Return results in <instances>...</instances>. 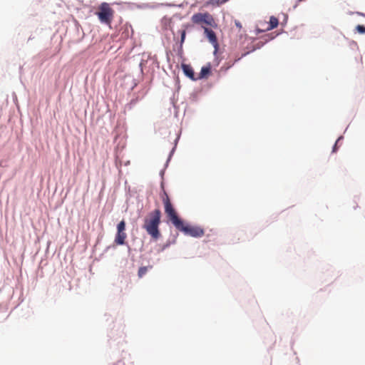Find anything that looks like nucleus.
Here are the masks:
<instances>
[{"label": "nucleus", "mask_w": 365, "mask_h": 365, "mask_svg": "<svg viewBox=\"0 0 365 365\" xmlns=\"http://www.w3.org/2000/svg\"><path fill=\"white\" fill-rule=\"evenodd\" d=\"M339 140V138L336 140V142L335 143L334 145V148H333V152H335L336 150V145H337V143Z\"/></svg>", "instance_id": "nucleus-15"}, {"label": "nucleus", "mask_w": 365, "mask_h": 365, "mask_svg": "<svg viewBox=\"0 0 365 365\" xmlns=\"http://www.w3.org/2000/svg\"><path fill=\"white\" fill-rule=\"evenodd\" d=\"M279 24L278 19L274 16H271L269 19V26L267 28V30H272L276 27H277Z\"/></svg>", "instance_id": "nucleus-9"}, {"label": "nucleus", "mask_w": 365, "mask_h": 365, "mask_svg": "<svg viewBox=\"0 0 365 365\" xmlns=\"http://www.w3.org/2000/svg\"><path fill=\"white\" fill-rule=\"evenodd\" d=\"M125 221L124 220H121L117 225V232L115 237V243L118 245H123L125 242V240L127 238V234L125 232Z\"/></svg>", "instance_id": "nucleus-5"}, {"label": "nucleus", "mask_w": 365, "mask_h": 365, "mask_svg": "<svg viewBox=\"0 0 365 365\" xmlns=\"http://www.w3.org/2000/svg\"><path fill=\"white\" fill-rule=\"evenodd\" d=\"M162 200L165 207V212L168 219L178 230L183 232L185 235L193 237H200L204 235V230L200 227L185 225L183 221L180 219L174 209L167 192L163 190L161 195Z\"/></svg>", "instance_id": "nucleus-1"}, {"label": "nucleus", "mask_w": 365, "mask_h": 365, "mask_svg": "<svg viewBox=\"0 0 365 365\" xmlns=\"http://www.w3.org/2000/svg\"><path fill=\"white\" fill-rule=\"evenodd\" d=\"M191 20L192 23L200 25L202 28L205 27V25L212 27L217 26L213 16L207 12L195 14L192 15Z\"/></svg>", "instance_id": "nucleus-4"}, {"label": "nucleus", "mask_w": 365, "mask_h": 365, "mask_svg": "<svg viewBox=\"0 0 365 365\" xmlns=\"http://www.w3.org/2000/svg\"><path fill=\"white\" fill-rule=\"evenodd\" d=\"M203 29H204V34L205 35V36L207 37V38L208 39V41L215 46H217V36L215 35V33L207 28V27H203Z\"/></svg>", "instance_id": "nucleus-6"}, {"label": "nucleus", "mask_w": 365, "mask_h": 365, "mask_svg": "<svg viewBox=\"0 0 365 365\" xmlns=\"http://www.w3.org/2000/svg\"><path fill=\"white\" fill-rule=\"evenodd\" d=\"M96 14L101 23L110 26L113 19L114 11L108 3L104 2L100 5Z\"/></svg>", "instance_id": "nucleus-3"}, {"label": "nucleus", "mask_w": 365, "mask_h": 365, "mask_svg": "<svg viewBox=\"0 0 365 365\" xmlns=\"http://www.w3.org/2000/svg\"><path fill=\"white\" fill-rule=\"evenodd\" d=\"M148 267H141L138 269V275L140 278L143 277L148 272Z\"/></svg>", "instance_id": "nucleus-11"}, {"label": "nucleus", "mask_w": 365, "mask_h": 365, "mask_svg": "<svg viewBox=\"0 0 365 365\" xmlns=\"http://www.w3.org/2000/svg\"><path fill=\"white\" fill-rule=\"evenodd\" d=\"M356 30L361 34H365V26L364 25H358L356 27Z\"/></svg>", "instance_id": "nucleus-12"}, {"label": "nucleus", "mask_w": 365, "mask_h": 365, "mask_svg": "<svg viewBox=\"0 0 365 365\" xmlns=\"http://www.w3.org/2000/svg\"><path fill=\"white\" fill-rule=\"evenodd\" d=\"M210 71H211V66L210 64L206 66H203L201 68L198 78H207V76L210 73Z\"/></svg>", "instance_id": "nucleus-8"}, {"label": "nucleus", "mask_w": 365, "mask_h": 365, "mask_svg": "<svg viewBox=\"0 0 365 365\" xmlns=\"http://www.w3.org/2000/svg\"><path fill=\"white\" fill-rule=\"evenodd\" d=\"M181 67L185 76L192 80H196L194 71L190 65L182 63Z\"/></svg>", "instance_id": "nucleus-7"}, {"label": "nucleus", "mask_w": 365, "mask_h": 365, "mask_svg": "<svg viewBox=\"0 0 365 365\" xmlns=\"http://www.w3.org/2000/svg\"><path fill=\"white\" fill-rule=\"evenodd\" d=\"M186 36V31L185 29L180 31V45L182 46L185 41Z\"/></svg>", "instance_id": "nucleus-13"}, {"label": "nucleus", "mask_w": 365, "mask_h": 365, "mask_svg": "<svg viewBox=\"0 0 365 365\" xmlns=\"http://www.w3.org/2000/svg\"><path fill=\"white\" fill-rule=\"evenodd\" d=\"M235 26H237L240 30L242 29V24H241V23H240L239 21L235 20Z\"/></svg>", "instance_id": "nucleus-14"}, {"label": "nucleus", "mask_w": 365, "mask_h": 365, "mask_svg": "<svg viewBox=\"0 0 365 365\" xmlns=\"http://www.w3.org/2000/svg\"><path fill=\"white\" fill-rule=\"evenodd\" d=\"M229 0H209L206 3V5H212L213 6H220V5L226 3Z\"/></svg>", "instance_id": "nucleus-10"}, {"label": "nucleus", "mask_w": 365, "mask_h": 365, "mask_svg": "<svg viewBox=\"0 0 365 365\" xmlns=\"http://www.w3.org/2000/svg\"><path fill=\"white\" fill-rule=\"evenodd\" d=\"M161 212L159 209L148 213L143 220L142 227L147 232V233L155 240H158L160 236L159 225L160 224Z\"/></svg>", "instance_id": "nucleus-2"}]
</instances>
